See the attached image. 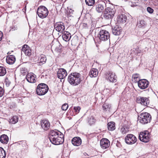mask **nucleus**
<instances>
[{"label":"nucleus","instance_id":"obj_1","mask_svg":"<svg viewBox=\"0 0 158 158\" xmlns=\"http://www.w3.org/2000/svg\"><path fill=\"white\" fill-rule=\"evenodd\" d=\"M60 131H52L50 133L49 139L53 144L58 145L62 144L64 141V136Z\"/></svg>","mask_w":158,"mask_h":158},{"label":"nucleus","instance_id":"obj_2","mask_svg":"<svg viewBox=\"0 0 158 158\" xmlns=\"http://www.w3.org/2000/svg\"><path fill=\"white\" fill-rule=\"evenodd\" d=\"M81 74L76 72L71 73L68 77V81L71 85L74 86L78 85L81 82Z\"/></svg>","mask_w":158,"mask_h":158},{"label":"nucleus","instance_id":"obj_3","mask_svg":"<svg viewBox=\"0 0 158 158\" xmlns=\"http://www.w3.org/2000/svg\"><path fill=\"white\" fill-rule=\"evenodd\" d=\"M115 12V9L113 6L107 7L105 9L103 14V18L105 19H112Z\"/></svg>","mask_w":158,"mask_h":158},{"label":"nucleus","instance_id":"obj_4","mask_svg":"<svg viewBox=\"0 0 158 158\" xmlns=\"http://www.w3.org/2000/svg\"><path fill=\"white\" fill-rule=\"evenodd\" d=\"M151 119V115L147 112L140 114L138 116V120L140 123L143 124L150 122Z\"/></svg>","mask_w":158,"mask_h":158},{"label":"nucleus","instance_id":"obj_5","mask_svg":"<svg viewBox=\"0 0 158 158\" xmlns=\"http://www.w3.org/2000/svg\"><path fill=\"white\" fill-rule=\"evenodd\" d=\"M48 90V88L47 85L44 83L39 84L36 88V92L39 95H42L46 94Z\"/></svg>","mask_w":158,"mask_h":158},{"label":"nucleus","instance_id":"obj_6","mask_svg":"<svg viewBox=\"0 0 158 158\" xmlns=\"http://www.w3.org/2000/svg\"><path fill=\"white\" fill-rule=\"evenodd\" d=\"M48 12L47 8L43 6L39 7L37 11V13L39 17L42 19L46 17L48 15Z\"/></svg>","mask_w":158,"mask_h":158},{"label":"nucleus","instance_id":"obj_7","mask_svg":"<svg viewBox=\"0 0 158 158\" xmlns=\"http://www.w3.org/2000/svg\"><path fill=\"white\" fill-rule=\"evenodd\" d=\"M98 37L101 40L103 41L110 40V33L106 30H101L99 32Z\"/></svg>","mask_w":158,"mask_h":158},{"label":"nucleus","instance_id":"obj_8","mask_svg":"<svg viewBox=\"0 0 158 158\" xmlns=\"http://www.w3.org/2000/svg\"><path fill=\"white\" fill-rule=\"evenodd\" d=\"M139 138L141 141L147 143L149 140L150 134L147 131L141 132L139 135Z\"/></svg>","mask_w":158,"mask_h":158},{"label":"nucleus","instance_id":"obj_9","mask_svg":"<svg viewBox=\"0 0 158 158\" xmlns=\"http://www.w3.org/2000/svg\"><path fill=\"white\" fill-rule=\"evenodd\" d=\"M136 102L142 105L147 106L150 103L149 98L139 96L136 98Z\"/></svg>","mask_w":158,"mask_h":158},{"label":"nucleus","instance_id":"obj_10","mask_svg":"<svg viewBox=\"0 0 158 158\" xmlns=\"http://www.w3.org/2000/svg\"><path fill=\"white\" fill-rule=\"evenodd\" d=\"M125 139L126 143L128 144H134L137 141V139L135 136L131 134L127 135L125 137Z\"/></svg>","mask_w":158,"mask_h":158},{"label":"nucleus","instance_id":"obj_11","mask_svg":"<svg viewBox=\"0 0 158 158\" xmlns=\"http://www.w3.org/2000/svg\"><path fill=\"white\" fill-rule=\"evenodd\" d=\"M149 82L148 81L144 79L139 80L138 82L139 87L141 89H144L148 87Z\"/></svg>","mask_w":158,"mask_h":158},{"label":"nucleus","instance_id":"obj_12","mask_svg":"<svg viewBox=\"0 0 158 158\" xmlns=\"http://www.w3.org/2000/svg\"><path fill=\"white\" fill-rule=\"evenodd\" d=\"M106 77L110 82L114 83L117 81V77L113 73L109 72L106 73Z\"/></svg>","mask_w":158,"mask_h":158},{"label":"nucleus","instance_id":"obj_13","mask_svg":"<svg viewBox=\"0 0 158 158\" xmlns=\"http://www.w3.org/2000/svg\"><path fill=\"white\" fill-rule=\"evenodd\" d=\"M54 28L57 31L60 33H62L64 31L65 27L63 23L58 22L55 23Z\"/></svg>","mask_w":158,"mask_h":158},{"label":"nucleus","instance_id":"obj_14","mask_svg":"<svg viewBox=\"0 0 158 158\" xmlns=\"http://www.w3.org/2000/svg\"><path fill=\"white\" fill-rule=\"evenodd\" d=\"M100 145L103 149L108 148L110 145V142L108 139L106 138L102 139L100 141Z\"/></svg>","mask_w":158,"mask_h":158},{"label":"nucleus","instance_id":"obj_15","mask_svg":"<svg viewBox=\"0 0 158 158\" xmlns=\"http://www.w3.org/2000/svg\"><path fill=\"white\" fill-rule=\"evenodd\" d=\"M57 75L58 78L60 79H63L66 76L67 73L65 69L61 68L59 69Z\"/></svg>","mask_w":158,"mask_h":158},{"label":"nucleus","instance_id":"obj_16","mask_svg":"<svg viewBox=\"0 0 158 158\" xmlns=\"http://www.w3.org/2000/svg\"><path fill=\"white\" fill-rule=\"evenodd\" d=\"M105 6L106 4L104 2L98 3L95 6L96 10L98 13L102 12L103 11Z\"/></svg>","mask_w":158,"mask_h":158},{"label":"nucleus","instance_id":"obj_17","mask_svg":"<svg viewBox=\"0 0 158 158\" xmlns=\"http://www.w3.org/2000/svg\"><path fill=\"white\" fill-rule=\"evenodd\" d=\"M41 125L43 129L45 130H48L50 126L49 122L48 120L46 119L42 120L41 122Z\"/></svg>","mask_w":158,"mask_h":158},{"label":"nucleus","instance_id":"obj_18","mask_svg":"<svg viewBox=\"0 0 158 158\" xmlns=\"http://www.w3.org/2000/svg\"><path fill=\"white\" fill-rule=\"evenodd\" d=\"M35 76H36L33 73H30L27 75L26 78L28 82L33 83L35 82L36 81Z\"/></svg>","mask_w":158,"mask_h":158},{"label":"nucleus","instance_id":"obj_19","mask_svg":"<svg viewBox=\"0 0 158 158\" xmlns=\"http://www.w3.org/2000/svg\"><path fill=\"white\" fill-rule=\"evenodd\" d=\"M22 51L26 55L29 56L31 54V50L27 45H24L22 47Z\"/></svg>","mask_w":158,"mask_h":158},{"label":"nucleus","instance_id":"obj_20","mask_svg":"<svg viewBox=\"0 0 158 158\" xmlns=\"http://www.w3.org/2000/svg\"><path fill=\"white\" fill-rule=\"evenodd\" d=\"M72 143L74 146H79L81 144V140L80 137H75L72 139Z\"/></svg>","mask_w":158,"mask_h":158},{"label":"nucleus","instance_id":"obj_21","mask_svg":"<svg viewBox=\"0 0 158 158\" xmlns=\"http://www.w3.org/2000/svg\"><path fill=\"white\" fill-rule=\"evenodd\" d=\"M15 61V58L13 55L8 56L6 58V62L10 64H14Z\"/></svg>","mask_w":158,"mask_h":158},{"label":"nucleus","instance_id":"obj_22","mask_svg":"<svg viewBox=\"0 0 158 158\" xmlns=\"http://www.w3.org/2000/svg\"><path fill=\"white\" fill-rule=\"evenodd\" d=\"M127 18L126 15L122 14L118 16V22L119 23H125L127 20Z\"/></svg>","mask_w":158,"mask_h":158},{"label":"nucleus","instance_id":"obj_23","mask_svg":"<svg viewBox=\"0 0 158 158\" xmlns=\"http://www.w3.org/2000/svg\"><path fill=\"white\" fill-rule=\"evenodd\" d=\"M62 37L64 40L67 42L70 39L71 35L70 34L69 32L65 31L63 33Z\"/></svg>","mask_w":158,"mask_h":158},{"label":"nucleus","instance_id":"obj_24","mask_svg":"<svg viewBox=\"0 0 158 158\" xmlns=\"http://www.w3.org/2000/svg\"><path fill=\"white\" fill-rule=\"evenodd\" d=\"M8 137L6 135H2L0 137V142L3 144H7L8 141Z\"/></svg>","mask_w":158,"mask_h":158},{"label":"nucleus","instance_id":"obj_25","mask_svg":"<svg viewBox=\"0 0 158 158\" xmlns=\"http://www.w3.org/2000/svg\"><path fill=\"white\" fill-rule=\"evenodd\" d=\"M98 74V69H93L89 73V75L90 77H97Z\"/></svg>","mask_w":158,"mask_h":158},{"label":"nucleus","instance_id":"obj_26","mask_svg":"<svg viewBox=\"0 0 158 158\" xmlns=\"http://www.w3.org/2000/svg\"><path fill=\"white\" fill-rule=\"evenodd\" d=\"M121 29L117 26L112 28V32L115 35H119L121 34Z\"/></svg>","mask_w":158,"mask_h":158},{"label":"nucleus","instance_id":"obj_27","mask_svg":"<svg viewBox=\"0 0 158 158\" xmlns=\"http://www.w3.org/2000/svg\"><path fill=\"white\" fill-rule=\"evenodd\" d=\"M146 25V23L143 20H138L137 26L140 28L144 27Z\"/></svg>","mask_w":158,"mask_h":158},{"label":"nucleus","instance_id":"obj_28","mask_svg":"<svg viewBox=\"0 0 158 158\" xmlns=\"http://www.w3.org/2000/svg\"><path fill=\"white\" fill-rule=\"evenodd\" d=\"M115 123L113 122H110L109 123L107 124L109 130L113 131L115 130Z\"/></svg>","mask_w":158,"mask_h":158},{"label":"nucleus","instance_id":"obj_29","mask_svg":"<svg viewBox=\"0 0 158 158\" xmlns=\"http://www.w3.org/2000/svg\"><path fill=\"white\" fill-rule=\"evenodd\" d=\"M18 121V117L17 116H14L10 119L9 123L12 124H15Z\"/></svg>","mask_w":158,"mask_h":158},{"label":"nucleus","instance_id":"obj_30","mask_svg":"<svg viewBox=\"0 0 158 158\" xmlns=\"http://www.w3.org/2000/svg\"><path fill=\"white\" fill-rule=\"evenodd\" d=\"M96 120L93 116H91L88 118V121L90 125L94 124Z\"/></svg>","mask_w":158,"mask_h":158},{"label":"nucleus","instance_id":"obj_31","mask_svg":"<svg viewBox=\"0 0 158 158\" xmlns=\"http://www.w3.org/2000/svg\"><path fill=\"white\" fill-rule=\"evenodd\" d=\"M102 108L105 111H109L111 108V105L109 104L105 103L103 105Z\"/></svg>","mask_w":158,"mask_h":158},{"label":"nucleus","instance_id":"obj_32","mask_svg":"<svg viewBox=\"0 0 158 158\" xmlns=\"http://www.w3.org/2000/svg\"><path fill=\"white\" fill-rule=\"evenodd\" d=\"M18 143L23 148V149H27V146L25 141H19L18 142Z\"/></svg>","mask_w":158,"mask_h":158},{"label":"nucleus","instance_id":"obj_33","mask_svg":"<svg viewBox=\"0 0 158 158\" xmlns=\"http://www.w3.org/2000/svg\"><path fill=\"white\" fill-rule=\"evenodd\" d=\"M6 73V70L5 68L4 67L0 66V76H3Z\"/></svg>","mask_w":158,"mask_h":158},{"label":"nucleus","instance_id":"obj_34","mask_svg":"<svg viewBox=\"0 0 158 158\" xmlns=\"http://www.w3.org/2000/svg\"><path fill=\"white\" fill-rule=\"evenodd\" d=\"M6 157V152L4 149L2 147H0V158H5Z\"/></svg>","mask_w":158,"mask_h":158},{"label":"nucleus","instance_id":"obj_35","mask_svg":"<svg viewBox=\"0 0 158 158\" xmlns=\"http://www.w3.org/2000/svg\"><path fill=\"white\" fill-rule=\"evenodd\" d=\"M86 5L89 6H93L95 3V0H85Z\"/></svg>","mask_w":158,"mask_h":158},{"label":"nucleus","instance_id":"obj_36","mask_svg":"<svg viewBox=\"0 0 158 158\" xmlns=\"http://www.w3.org/2000/svg\"><path fill=\"white\" fill-rule=\"evenodd\" d=\"M40 62L43 63V64L46 62V58L44 55H42L40 56Z\"/></svg>","mask_w":158,"mask_h":158},{"label":"nucleus","instance_id":"obj_37","mask_svg":"<svg viewBox=\"0 0 158 158\" xmlns=\"http://www.w3.org/2000/svg\"><path fill=\"white\" fill-rule=\"evenodd\" d=\"M128 131V128L127 127H123L122 128L121 130V131L123 134H126Z\"/></svg>","mask_w":158,"mask_h":158},{"label":"nucleus","instance_id":"obj_38","mask_svg":"<svg viewBox=\"0 0 158 158\" xmlns=\"http://www.w3.org/2000/svg\"><path fill=\"white\" fill-rule=\"evenodd\" d=\"M68 107V105L67 103H65L64 104L62 107L61 109L63 110H67Z\"/></svg>","mask_w":158,"mask_h":158},{"label":"nucleus","instance_id":"obj_39","mask_svg":"<svg viewBox=\"0 0 158 158\" xmlns=\"http://www.w3.org/2000/svg\"><path fill=\"white\" fill-rule=\"evenodd\" d=\"M73 109L74 112H76L77 113H78L81 109L80 107L79 106L74 107L73 108Z\"/></svg>","mask_w":158,"mask_h":158},{"label":"nucleus","instance_id":"obj_40","mask_svg":"<svg viewBox=\"0 0 158 158\" xmlns=\"http://www.w3.org/2000/svg\"><path fill=\"white\" fill-rule=\"evenodd\" d=\"M147 10L148 12L150 14L152 13L154 11L150 7H148L147 8Z\"/></svg>","mask_w":158,"mask_h":158},{"label":"nucleus","instance_id":"obj_41","mask_svg":"<svg viewBox=\"0 0 158 158\" xmlns=\"http://www.w3.org/2000/svg\"><path fill=\"white\" fill-rule=\"evenodd\" d=\"M132 78L134 79H136L137 78H139V74L136 73L133 75Z\"/></svg>","mask_w":158,"mask_h":158},{"label":"nucleus","instance_id":"obj_42","mask_svg":"<svg viewBox=\"0 0 158 158\" xmlns=\"http://www.w3.org/2000/svg\"><path fill=\"white\" fill-rule=\"evenodd\" d=\"M4 94V90L3 88L0 86V97H2Z\"/></svg>","mask_w":158,"mask_h":158},{"label":"nucleus","instance_id":"obj_43","mask_svg":"<svg viewBox=\"0 0 158 158\" xmlns=\"http://www.w3.org/2000/svg\"><path fill=\"white\" fill-rule=\"evenodd\" d=\"M129 4L131 7H134L137 6L136 3L132 1L129 2Z\"/></svg>","mask_w":158,"mask_h":158},{"label":"nucleus","instance_id":"obj_44","mask_svg":"<svg viewBox=\"0 0 158 158\" xmlns=\"http://www.w3.org/2000/svg\"><path fill=\"white\" fill-rule=\"evenodd\" d=\"M26 69L25 68H22L20 69V72L22 73L23 74L26 72Z\"/></svg>","mask_w":158,"mask_h":158},{"label":"nucleus","instance_id":"obj_45","mask_svg":"<svg viewBox=\"0 0 158 158\" xmlns=\"http://www.w3.org/2000/svg\"><path fill=\"white\" fill-rule=\"evenodd\" d=\"M11 29L12 31H15L17 29L18 27L17 26H13L11 27Z\"/></svg>","mask_w":158,"mask_h":158},{"label":"nucleus","instance_id":"obj_46","mask_svg":"<svg viewBox=\"0 0 158 158\" xmlns=\"http://www.w3.org/2000/svg\"><path fill=\"white\" fill-rule=\"evenodd\" d=\"M2 31H0V41H1L2 39Z\"/></svg>","mask_w":158,"mask_h":158},{"label":"nucleus","instance_id":"obj_47","mask_svg":"<svg viewBox=\"0 0 158 158\" xmlns=\"http://www.w3.org/2000/svg\"><path fill=\"white\" fill-rule=\"evenodd\" d=\"M156 74L157 75H158V69L156 71Z\"/></svg>","mask_w":158,"mask_h":158}]
</instances>
